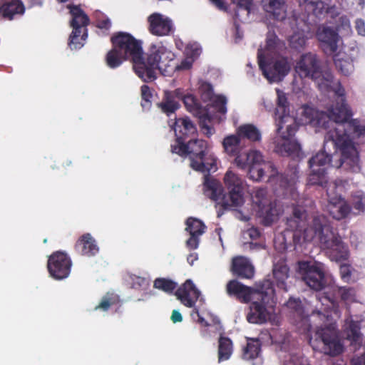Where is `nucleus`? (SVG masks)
<instances>
[{
	"mask_svg": "<svg viewBox=\"0 0 365 365\" xmlns=\"http://www.w3.org/2000/svg\"><path fill=\"white\" fill-rule=\"evenodd\" d=\"M307 217V214L304 209L294 208L292 217L287 220L288 227L294 232V237L303 238L307 242L317 237L331 261L341 262L348 260L349 247L339 233L334 230L327 217L324 215L314 216L310 225Z\"/></svg>",
	"mask_w": 365,
	"mask_h": 365,
	"instance_id": "obj_3",
	"label": "nucleus"
},
{
	"mask_svg": "<svg viewBox=\"0 0 365 365\" xmlns=\"http://www.w3.org/2000/svg\"><path fill=\"white\" fill-rule=\"evenodd\" d=\"M286 306L289 309L290 314L295 319V322L307 321V319L304 314V309L302 301L297 298L290 297L286 303Z\"/></svg>",
	"mask_w": 365,
	"mask_h": 365,
	"instance_id": "obj_35",
	"label": "nucleus"
},
{
	"mask_svg": "<svg viewBox=\"0 0 365 365\" xmlns=\"http://www.w3.org/2000/svg\"><path fill=\"white\" fill-rule=\"evenodd\" d=\"M115 305H121L120 297L114 292H107L102 297L99 304L95 307L94 310L108 312L111 307Z\"/></svg>",
	"mask_w": 365,
	"mask_h": 365,
	"instance_id": "obj_36",
	"label": "nucleus"
},
{
	"mask_svg": "<svg viewBox=\"0 0 365 365\" xmlns=\"http://www.w3.org/2000/svg\"><path fill=\"white\" fill-rule=\"evenodd\" d=\"M150 31L156 36L168 35L172 30L171 20L160 14H153L149 16Z\"/></svg>",
	"mask_w": 365,
	"mask_h": 365,
	"instance_id": "obj_19",
	"label": "nucleus"
},
{
	"mask_svg": "<svg viewBox=\"0 0 365 365\" xmlns=\"http://www.w3.org/2000/svg\"><path fill=\"white\" fill-rule=\"evenodd\" d=\"M222 145L226 153L230 156L235 157V158L239 155H242L244 153H242V150L245 143L237 133L226 136L223 139Z\"/></svg>",
	"mask_w": 365,
	"mask_h": 365,
	"instance_id": "obj_27",
	"label": "nucleus"
},
{
	"mask_svg": "<svg viewBox=\"0 0 365 365\" xmlns=\"http://www.w3.org/2000/svg\"><path fill=\"white\" fill-rule=\"evenodd\" d=\"M289 121H291L292 123L287 125L286 132L283 133L282 135L279 136V138H286L288 139H292L294 136L296 132L297 131L298 125L295 123V121L291 117L289 119H288V120L286 123H288Z\"/></svg>",
	"mask_w": 365,
	"mask_h": 365,
	"instance_id": "obj_52",
	"label": "nucleus"
},
{
	"mask_svg": "<svg viewBox=\"0 0 365 365\" xmlns=\"http://www.w3.org/2000/svg\"><path fill=\"white\" fill-rule=\"evenodd\" d=\"M339 270L342 280L346 282H349L351 277L350 266L346 264H341Z\"/></svg>",
	"mask_w": 365,
	"mask_h": 365,
	"instance_id": "obj_55",
	"label": "nucleus"
},
{
	"mask_svg": "<svg viewBox=\"0 0 365 365\" xmlns=\"http://www.w3.org/2000/svg\"><path fill=\"white\" fill-rule=\"evenodd\" d=\"M299 268L302 274V280L312 289L320 291L325 287V274L319 263L311 264L308 262H300Z\"/></svg>",
	"mask_w": 365,
	"mask_h": 365,
	"instance_id": "obj_10",
	"label": "nucleus"
},
{
	"mask_svg": "<svg viewBox=\"0 0 365 365\" xmlns=\"http://www.w3.org/2000/svg\"><path fill=\"white\" fill-rule=\"evenodd\" d=\"M245 170H247L250 178L254 180H261L265 175L267 173L269 180L275 177H278V172L274 165L272 163H263L260 165H250L246 167Z\"/></svg>",
	"mask_w": 365,
	"mask_h": 365,
	"instance_id": "obj_22",
	"label": "nucleus"
},
{
	"mask_svg": "<svg viewBox=\"0 0 365 365\" xmlns=\"http://www.w3.org/2000/svg\"><path fill=\"white\" fill-rule=\"evenodd\" d=\"M74 250L78 255L88 257L96 255L99 252L96 240L90 233H85L77 240Z\"/></svg>",
	"mask_w": 365,
	"mask_h": 365,
	"instance_id": "obj_18",
	"label": "nucleus"
},
{
	"mask_svg": "<svg viewBox=\"0 0 365 365\" xmlns=\"http://www.w3.org/2000/svg\"><path fill=\"white\" fill-rule=\"evenodd\" d=\"M339 293L342 300H348L350 299L353 289L351 288L341 287L339 289Z\"/></svg>",
	"mask_w": 365,
	"mask_h": 365,
	"instance_id": "obj_58",
	"label": "nucleus"
},
{
	"mask_svg": "<svg viewBox=\"0 0 365 365\" xmlns=\"http://www.w3.org/2000/svg\"><path fill=\"white\" fill-rule=\"evenodd\" d=\"M199 93L204 102L211 101L215 96L212 84L205 81L200 83L199 86Z\"/></svg>",
	"mask_w": 365,
	"mask_h": 365,
	"instance_id": "obj_47",
	"label": "nucleus"
},
{
	"mask_svg": "<svg viewBox=\"0 0 365 365\" xmlns=\"http://www.w3.org/2000/svg\"><path fill=\"white\" fill-rule=\"evenodd\" d=\"M351 205L359 212H364L365 210V197L362 195H354Z\"/></svg>",
	"mask_w": 365,
	"mask_h": 365,
	"instance_id": "obj_53",
	"label": "nucleus"
},
{
	"mask_svg": "<svg viewBox=\"0 0 365 365\" xmlns=\"http://www.w3.org/2000/svg\"><path fill=\"white\" fill-rule=\"evenodd\" d=\"M341 55V54L334 55V62L335 66L343 75L348 76L351 73L354 68L352 55L346 57L345 59H339V56Z\"/></svg>",
	"mask_w": 365,
	"mask_h": 365,
	"instance_id": "obj_41",
	"label": "nucleus"
},
{
	"mask_svg": "<svg viewBox=\"0 0 365 365\" xmlns=\"http://www.w3.org/2000/svg\"><path fill=\"white\" fill-rule=\"evenodd\" d=\"M277 108H276L275 115H278V118H276V125L277 133L279 134L281 130L284 128V125L288 119L290 118V116L288 114L289 110H287L288 108V102L285 94L279 90H277Z\"/></svg>",
	"mask_w": 365,
	"mask_h": 365,
	"instance_id": "obj_23",
	"label": "nucleus"
},
{
	"mask_svg": "<svg viewBox=\"0 0 365 365\" xmlns=\"http://www.w3.org/2000/svg\"><path fill=\"white\" fill-rule=\"evenodd\" d=\"M113 46H140L143 42L126 32H118L111 38Z\"/></svg>",
	"mask_w": 365,
	"mask_h": 365,
	"instance_id": "obj_39",
	"label": "nucleus"
},
{
	"mask_svg": "<svg viewBox=\"0 0 365 365\" xmlns=\"http://www.w3.org/2000/svg\"><path fill=\"white\" fill-rule=\"evenodd\" d=\"M329 144H331L334 147V148L335 149V151L339 150L341 152V156L339 158V160L335 163H333L332 158L334 155L329 154L325 150H323V151L317 153L314 156H313L312 158H311L309 159V168H326L325 166L330 165L334 168H341L344 170L351 172V173H358L360 171L361 167H360V164H359V153L356 149V155L357 157L358 169L355 170L351 168V164L347 165L346 166H345L344 165V163L342 164V162H344V160H343L344 155H343L341 149L339 146L332 143L331 141L328 143L326 139V135H325L324 136V150L326 149L327 147L329 146Z\"/></svg>",
	"mask_w": 365,
	"mask_h": 365,
	"instance_id": "obj_8",
	"label": "nucleus"
},
{
	"mask_svg": "<svg viewBox=\"0 0 365 365\" xmlns=\"http://www.w3.org/2000/svg\"><path fill=\"white\" fill-rule=\"evenodd\" d=\"M231 271L234 275L242 279H251L255 274L253 265L244 257L233 258Z\"/></svg>",
	"mask_w": 365,
	"mask_h": 365,
	"instance_id": "obj_21",
	"label": "nucleus"
},
{
	"mask_svg": "<svg viewBox=\"0 0 365 365\" xmlns=\"http://www.w3.org/2000/svg\"><path fill=\"white\" fill-rule=\"evenodd\" d=\"M336 94V104L327 112L307 108L304 113L308 115L310 124L328 130L326 139L341 149L342 164L345 166L351 164V168L356 170L358 169L357 157L353 140L358 139L361 143L365 142V125L357 119H351L353 114L346 103L344 89L339 87Z\"/></svg>",
	"mask_w": 365,
	"mask_h": 365,
	"instance_id": "obj_2",
	"label": "nucleus"
},
{
	"mask_svg": "<svg viewBox=\"0 0 365 365\" xmlns=\"http://www.w3.org/2000/svg\"><path fill=\"white\" fill-rule=\"evenodd\" d=\"M274 294L273 282L270 279H264L254 299L250 302L249 312L246 315L249 323L263 324L270 319V308H272L270 304Z\"/></svg>",
	"mask_w": 365,
	"mask_h": 365,
	"instance_id": "obj_5",
	"label": "nucleus"
},
{
	"mask_svg": "<svg viewBox=\"0 0 365 365\" xmlns=\"http://www.w3.org/2000/svg\"><path fill=\"white\" fill-rule=\"evenodd\" d=\"M160 60V56L151 52L144 56L143 47H113L106 56V64L110 68L130 61L135 73L146 83L155 80V69L158 68Z\"/></svg>",
	"mask_w": 365,
	"mask_h": 365,
	"instance_id": "obj_4",
	"label": "nucleus"
},
{
	"mask_svg": "<svg viewBox=\"0 0 365 365\" xmlns=\"http://www.w3.org/2000/svg\"><path fill=\"white\" fill-rule=\"evenodd\" d=\"M24 7L19 0H13L0 6V13L2 16L11 20L16 14H22Z\"/></svg>",
	"mask_w": 365,
	"mask_h": 365,
	"instance_id": "obj_34",
	"label": "nucleus"
},
{
	"mask_svg": "<svg viewBox=\"0 0 365 365\" xmlns=\"http://www.w3.org/2000/svg\"><path fill=\"white\" fill-rule=\"evenodd\" d=\"M173 129L176 136L175 144L186 142L187 138L197 134L196 126L188 117L175 118Z\"/></svg>",
	"mask_w": 365,
	"mask_h": 365,
	"instance_id": "obj_17",
	"label": "nucleus"
},
{
	"mask_svg": "<svg viewBox=\"0 0 365 365\" xmlns=\"http://www.w3.org/2000/svg\"><path fill=\"white\" fill-rule=\"evenodd\" d=\"M175 296L187 307H192L200 296L191 279H187L175 292Z\"/></svg>",
	"mask_w": 365,
	"mask_h": 365,
	"instance_id": "obj_16",
	"label": "nucleus"
},
{
	"mask_svg": "<svg viewBox=\"0 0 365 365\" xmlns=\"http://www.w3.org/2000/svg\"><path fill=\"white\" fill-rule=\"evenodd\" d=\"M160 110L168 116L175 113L180 107L177 100H173L169 91H165L162 101L157 104Z\"/></svg>",
	"mask_w": 365,
	"mask_h": 365,
	"instance_id": "obj_33",
	"label": "nucleus"
},
{
	"mask_svg": "<svg viewBox=\"0 0 365 365\" xmlns=\"http://www.w3.org/2000/svg\"><path fill=\"white\" fill-rule=\"evenodd\" d=\"M235 160L237 165L241 169H245L250 165H260L264 163L262 155L257 150L244 153L242 155L237 156Z\"/></svg>",
	"mask_w": 365,
	"mask_h": 365,
	"instance_id": "obj_29",
	"label": "nucleus"
},
{
	"mask_svg": "<svg viewBox=\"0 0 365 365\" xmlns=\"http://www.w3.org/2000/svg\"><path fill=\"white\" fill-rule=\"evenodd\" d=\"M146 280L145 278H142L140 277H137L134 282H133V287H136L138 285V287H142L145 284Z\"/></svg>",
	"mask_w": 365,
	"mask_h": 365,
	"instance_id": "obj_63",
	"label": "nucleus"
},
{
	"mask_svg": "<svg viewBox=\"0 0 365 365\" xmlns=\"http://www.w3.org/2000/svg\"><path fill=\"white\" fill-rule=\"evenodd\" d=\"M267 189L263 187L256 189L252 194L253 202L261 210H263L267 203Z\"/></svg>",
	"mask_w": 365,
	"mask_h": 365,
	"instance_id": "obj_45",
	"label": "nucleus"
},
{
	"mask_svg": "<svg viewBox=\"0 0 365 365\" xmlns=\"http://www.w3.org/2000/svg\"><path fill=\"white\" fill-rule=\"evenodd\" d=\"M69 9L73 17L71 23L73 31L69 38L70 43L83 46L87 38L86 26L89 23V19L78 6H69Z\"/></svg>",
	"mask_w": 365,
	"mask_h": 365,
	"instance_id": "obj_11",
	"label": "nucleus"
},
{
	"mask_svg": "<svg viewBox=\"0 0 365 365\" xmlns=\"http://www.w3.org/2000/svg\"><path fill=\"white\" fill-rule=\"evenodd\" d=\"M289 268L284 261H279L274 264L272 274L276 286L284 292L288 291L287 280L289 278Z\"/></svg>",
	"mask_w": 365,
	"mask_h": 365,
	"instance_id": "obj_25",
	"label": "nucleus"
},
{
	"mask_svg": "<svg viewBox=\"0 0 365 365\" xmlns=\"http://www.w3.org/2000/svg\"><path fill=\"white\" fill-rule=\"evenodd\" d=\"M296 71L301 78H319L322 69L317 56L310 53L302 55L296 66Z\"/></svg>",
	"mask_w": 365,
	"mask_h": 365,
	"instance_id": "obj_14",
	"label": "nucleus"
},
{
	"mask_svg": "<svg viewBox=\"0 0 365 365\" xmlns=\"http://www.w3.org/2000/svg\"><path fill=\"white\" fill-rule=\"evenodd\" d=\"M185 225V231L190 234L185 242L186 246L190 250H196L199 246L200 237L205 232L207 227L202 220L192 217L186 220Z\"/></svg>",
	"mask_w": 365,
	"mask_h": 365,
	"instance_id": "obj_15",
	"label": "nucleus"
},
{
	"mask_svg": "<svg viewBox=\"0 0 365 365\" xmlns=\"http://www.w3.org/2000/svg\"><path fill=\"white\" fill-rule=\"evenodd\" d=\"M72 261L64 252L56 251L48 257L47 262L48 271L53 279L61 280L67 278L71 272Z\"/></svg>",
	"mask_w": 365,
	"mask_h": 365,
	"instance_id": "obj_12",
	"label": "nucleus"
},
{
	"mask_svg": "<svg viewBox=\"0 0 365 365\" xmlns=\"http://www.w3.org/2000/svg\"><path fill=\"white\" fill-rule=\"evenodd\" d=\"M171 151L182 157L187 156L190 167L196 171L207 173L204 176L203 192L206 197L215 202L217 217H220L225 210L241 207L245 203L243 180L231 170L227 171L224 182L227 194L223 193L220 182L209 173L216 169V158L208 151L207 141L201 139H190L186 142L171 145Z\"/></svg>",
	"mask_w": 365,
	"mask_h": 365,
	"instance_id": "obj_1",
	"label": "nucleus"
},
{
	"mask_svg": "<svg viewBox=\"0 0 365 365\" xmlns=\"http://www.w3.org/2000/svg\"><path fill=\"white\" fill-rule=\"evenodd\" d=\"M202 130H203V132L207 135V136H210L211 135H212L213 133V129L212 128L210 127L209 125H205V124H202Z\"/></svg>",
	"mask_w": 365,
	"mask_h": 365,
	"instance_id": "obj_64",
	"label": "nucleus"
},
{
	"mask_svg": "<svg viewBox=\"0 0 365 365\" xmlns=\"http://www.w3.org/2000/svg\"><path fill=\"white\" fill-rule=\"evenodd\" d=\"M141 91V106L145 107H149L151 104V99L153 98V94L150 91V88L147 85H143L140 88Z\"/></svg>",
	"mask_w": 365,
	"mask_h": 365,
	"instance_id": "obj_51",
	"label": "nucleus"
},
{
	"mask_svg": "<svg viewBox=\"0 0 365 365\" xmlns=\"http://www.w3.org/2000/svg\"><path fill=\"white\" fill-rule=\"evenodd\" d=\"M344 331L346 339L350 341V346L353 350L354 351L359 350L363 345V337L359 322L351 320Z\"/></svg>",
	"mask_w": 365,
	"mask_h": 365,
	"instance_id": "obj_24",
	"label": "nucleus"
},
{
	"mask_svg": "<svg viewBox=\"0 0 365 365\" xmlns=\"http://www.w3.org/2000/svg\"><path fill=\"white\" fill-rule=\"evenodd\" d=\"M291 46H303L305 44V37L302 32L294 33L289 38Z\"/></svg>",
	"mask_w": 365,
	"mask_h": 365,
	"instance_id": "obj_54",
	"label": "nucleus"
},
{
	"mask_svg": "<svg viewBox=\"0 0 365 365\" xmlns=\"http://www.w3.org/2000/svg\"><path fill=\"white\" fill-rule=\"evenodd\" d=\"M317 299L320 303V307H319L318 304L316 305L315 309L312 312V316L314 317L316 315L320 320L325 322L329 317L333 299L327 293L317 294Z\"/></svg>",
	"mask_w": 365,
	"mask_h": 365,
	"instance_id": "obj_26",
	"label": "nucleus"
},
{
	"mask_svg": "<svg viewBox=\"0 0 365 365\" xmlns=\"http://www.w3.org/2000/svg\"><path fill=\"white\" fill-rule=\"evenodd\" d=\"M233 3L237 6L236 17L242 21H247L250 13L252 0H233Z\"/></svg>",
	"mask_w": 365,
	"mask_h": 365,
	"instance_id": "obj_42",
	"label": "nucleus"
},
{
	"mask_svg": "<svg viewBox=\"0 0 365 365\" xmlns=\"http://www.w3.org/2000/svg\"><path fill=\"white\" fill-rule=\"evenodd\" d=\"M355 27L359 35L365 36V23L363 20L357 19Z\"/></svg>",
	"mask_w": 365,
	"mask_h": 365,
	"instance_id": "obj_59",
	"label": "nucleus"
},
{
	"mask_svg": "<svg viewBox=\"0 0 365 365\" xmlns=\"http://www.w3.org/2000/svg\"><path fill=\"white\" fill-rule=\"evenodd\" d=\"M277 47H260L257 52V60L259 68L263 75L270 81H280L289 72L291 65L286 57L274 59L269 53L274 52Z\"/></svg>",
	"mask_w": 365,
	"mask_h": 365,
	"instance_id": "obj_7",
	"label": "nucleus"
},
{
	"mask_svg": "<svg viewBox=\"0 0 365 365\" xmlns=\"http://www.w3.org/2000/svg\"><path fill=\"white\" fill-rule=\"evenodd\" d=\"M201 53V47H185L184 58L179 64H175V53L166 47H158L155 51L152 50L151 54H158L160 56L158 68L155 69V80L157 78V71H160L164 76H170L175 71L190 70Z\"/></svg>",
	"mask_w": 365,
	"mask_h": 365,
	"instance_id": "obj_6",
	"label": "nucleus"
},
{
	"mask_svg": "<svg viewBox=\"0 0 365 365\" xmlns=\"http://www.w3.org/2000/svg\"><path fill=\"white\" fill-rule=\"evenodd\" d=\"M264 11L277 20L285 17L284 0H262Z\"/></svg>",
	"mask_w": 365,
	"mask_h": 365,
	"instance_id": "obj_28",
	"label": "nucleus"
},
{
	"mask_svg": "<svg viewBox=\"0 0 365 365\" xmlns=\"http://www.w3.org/2000/svg\"><path fill=\"white\" fill-rule=\"evenodd\" d=\"M245 284L240 283L236 279L230 280L226 286V291L229 296L235 297L242 289H245Z\"/></svg>",
	"mask_w": 365,
	"mask_h": 365,
	"instance_id": "obj_48",
	"label": "nucleus"
},
{
	"mask_svg": "<svg viewBox=\"0 0 365 365\" xmlns=\"http://www.w3.org/2000/svg\"><path fill=\"white\" fill-rule=\"evenodd\" d=\"M171 320L173 323L181 322L182 321V314L178 310H173L171 315Z\"/></svg>",
	"mask_w": 365,
	"mask_h": 365,
	"instance_id": "obj_61",
	"label": "nucleus"
},
{
	"mask_svg": "<svg viewBox=\"0 0 365 365\" xmlns=\"http://www.w3.org/2000/svg\"><path fill=\"white\" fill-rule=\"evenodd\" d=\"M263 283V280L259 281L255 284V287L245 286V289L241 291L235 297L238 301L242 303H249L254 299V295L257 293L259 288V285Z\"/></svg>",
	"mask_w": 365,
	"mask_h": 365,
	"instance_id": "obj_43",
	"label": "nucleus"
},
{
	"mask_svg": "<svg viewBox=\"0 0 365 365\" xmlns=\"http://www.w3.org/2000/svg\"><path fill=\"white\" fill-rule=\"evenodd\" d=\"M233 351L232 340L227 336H220L218 341V361L219 362L228 360Z\"/></svg>",
	"mask_w": 365,
	"mask_h": 365,
	"instance_id": "obj_38",
	"label": "nucleus"
},
{
	"mask_svg": "<svg viewBox=\"0 0 365 365\" xmlns=\"http://www.w3.org/2000/svg\"><path fill=\"white\" fill-rule=\"evenodd\" d=\"M274 144V151L282 156L297 155L301 149L298 142L286 138L276 137Z\"/></svg>",
	"mask_w": 365,
	"mask_h": 365,
	"instance_id": "obj_20",
	"label": "nucleus"
},
{
	"mask_svg": "<svg viewBox=\"0 0 365 365\" xmlns=\"http://www.w3.org/2000/svg\"><path fill=\"white\" fill-rule=\"evenodd\" d=\"M315 336L317 340L319 339L323 343L322 350L325 354L335 356L343 352V345L334 325L318 328Z\"/></svg>",
	"mask_w": 365,
	"mask_h": 365,
	"instance_id": "obj_9",
	"label": "nucleus"
},
{
	"mask_svg": "<svg viewBox=\"0 0 365 365\" xmlns=\"http://www.w3.org/2000/svg\"><path fill=\"white\" fill-rule=\"evenodd\" d=\"M110 25L111 22L108 19H103L98 21V27L101 29H108L110 28Z\"/></svg>",
	"mask_w": 365,
	"mask_h": 365,
	"instance_id": "obj_62",
	"label": "nucleus"
},
{
	"mask_svg": "<svg viewBox=\"0 0 365 365\" xmlns=\"http://www.w3.org/2000/svg\"><path fill=\"white\" fill-rule=\"evenodd\" d=\"M177 283L167 278H157L155 279L153 287L167 293H172L177 288Z\"/></svg>",
	"mask_w": 365,
	"mask_h": 365,
	"instance_id": "obj_44",
	"label": "nucleus"
},
{
	"mask_svg": "<svg viewBox=\"0 0 365 365\" xmlns=\"http://www.w3.org/2000/svg\"><path fill=\"white\" fill-rule=\"evenodd\" d=\"M213 107L220 113L225 114L227 112V98L222 95L215 96L211 101Z\"/></svg>",
	"mask_w": 365,
	"mask_h": 365,
	"instance_id": "obj_49",
	"label": "nucleus"
},
{
	"mask_svg": "<svg viewBox=\"0 0 365 365\" xmlns=\"http://www.w3.org/2000/svg\"><path fill=\"white\" fill-rule=\"evenodd\" d=\"M266 46H274L280 43V40L273 31H269L266 38Z\"/></svg>",
	"mask_w": 365,
	"mask_h": 365,
	"instance_id": "obj_56",
	"label": "nucleus"
},
{
	"mask_svg": "<svg viewBox=\"0 0 365 365\" xmlns=\"http://www.w3.org/2000/svg\"><path fill=\"white\" fill-rule=\"evenodd\" d=\"M237 134L244 142L248 140L250 142H259L261 140V132L253 124H244L240 125L236 130Z\"/></svg>",
	"mask_w": 365,
	"mask_h": 365,
	"instance_id": "obj_31",
	"label": "nucleus"
},
{
	"mask_svg": "<svg viewBox=\"0 0 365 365\" xmlns=\"http://www.w3.org/2000/svg\"><path fill=\"white\" fill-rule=\"evenodd\" d=\"M169 92L171 94L173 99L177 100L178 102L180 100L183 101L184 97H185L187 95V94H185L184 91L180 88L175 89L173 91H169Z\"/></svg>",
	"mask_w": 365,
	"mask_h": 365,
	"instance_id": "obj_57",
	"label": "nucleus"
},
{
	"mask_svg": "<svg viewBox=\"0 0 365 365\" xmlns=\"http://www.w3.org/2000/svg\"><path fill=\"white\" fill-rule=\"evenodd\" d=\"M247 233L252 240H256L260 236V232L256 227H251L248 229Z\"/></svg>",
	"mask_w": 365,
	"mask_h": 365,
	"instance_id": "obj_60",
	"label": "nucleus"
},
{
	"mask_svg": "<svg viewBox=\"0 0 365 365\" xmlns=\"http://www.w3.org/2000/svg\"><path fill=\"white\" fill-rule=\"evenodd\" d=\"M338 183L330 184L327 190L328 196L327 210L329 215L335 220H340L346 218L351 212V207L341 196L335 193Z\"/></svg>",
	"mask_w": 365,
	"mask_h": 365,
	"instance_id": "obj_13",
	"label": "nucleus"
},
{
	"mask_svg": "<svg viewBox=\"0 0 365 365\" xmlns=\"http://www.w3.org/2000/svg\"><path fill=\"white\" fill-rule=\"evenodd\" d=\"M317 37L320 41L327 43L329 46H334L340 41L338 34L333 29L329 27L319 28L317 33Z\"/></svg>",
	"mask_w": 365,
	"mask_h": 365,
	"instance_id": "obj_40",
	"label": "nucleus"
},
{
	"mask_svg": "<svg viewBox=\"0 0 365 365\" xmlns=\"http://www.w3.org/2000/svg\"><path fill=\"white\" fill-rule=\"evenodd\" d=\"M187 110L198 118L204 117L207 113L205 108L191 94H187L182 101Z\"/></svg>",
	"mask_w": 365,
	"mask_h": 365,
	"instance_id": "obj_37",
	"label": "nucleus"
},
{
	"mask_svg": "<svg viewBox=\"0 0 365 365\" xmlns=\"http://www.w3.org/2000/svg\"><path fill=\"white\" fill-rule=\"evenodd\" d=\"M262 351V342L258 338H247V344L242 347V358L252 360L259 356Z\"/></svg>",
	"mask_w": 365,
	"mask_h": 365,
	"instance_id": "obj_30",
	"label": "nucleus"
},
{
	"mask_svg": "<svg viewBox=\"0 0 365 365\" xmlns=\"http://www.w3.org/2000/svg\"><path fill=\"white\" fill-rule=\"evenodd\" d=\"M354 50V47H325L324 51L331 55L333 58L334 54H341L339 58L345 59L352 55L350 52Z\"/></svg>",
	"mask_w": 365,
	"mask_h": 365,
	"instance_id": "obj_46",
	"label": "nucleus"
},
{
	"mask_svg": "<svg viewBox=\"0 0 365 365\" xmlns=\"http://www.w3.org/2000/svg\"><path fill=\"white\" fill-rule=\"evenodd\" d=\"M336 29L338 31L344 35H348L351 32V25L349 19L346 16H340L336 22Z\"/></svg>",
	"mask_w": 365,
	"mask_h": 365,
	"instance_id": "obj_50",
	"label": "nucleus"
},
{
	"mask_svg": "<svg viewBox=\"0 0 365 365\" xmlns=\"http://www.w3.org/2000/svg\"><path fill=\"white\" fill-rule=\"evenodd\" d=\"M310 168L312 169V173H310L308 178V182L309 185H319L324 187H327V189L329 185L330 184H332V182L329 183L328 182L326 168ZM334 182L337 183V181L333 182V183Z\"/></svg>",
	"mask_w": 365,
	"mask_h": 365,
	"instance_id": "obj_32",
	"label": "nucleus"
}]
</instances>
